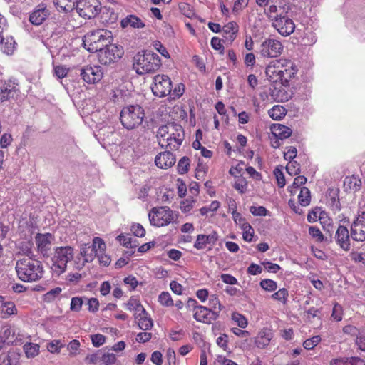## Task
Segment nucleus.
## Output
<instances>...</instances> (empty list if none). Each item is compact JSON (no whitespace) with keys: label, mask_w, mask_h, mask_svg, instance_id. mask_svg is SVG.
I'll use <instances>...</instances> for the list:
<instances>
[{"label":"nucleus","mask_w":365,"mask_h":365,"mask_svg":"<svg viewBox=\"0 0 365 365\" xmlns=\"http://www.w3.org/2000/svg\"><path fill=\"white\" fill-rule=\"evenodd\" d=\"M17 90L14 85L5 84L0 88V101L4 102L14 98Z\"/></svg>","instance_id":"7c9ffc66"},{"label":"nucleus","mask_w":365,"mask_h":365,"mask_svg":"<svg viewBox=\"0 0 365 365\" xmlns=\"http://www.w3.org/2000/svg\"><path fill=\"white\" fill-rule=\"evenodd\" d=\"M113 37L110 31L98 29L88 33L83 39V46L91 53L98 52L108 43H112Z\"/></svg>","instance_id":"7ed1b4c3"},{"label":"nucleus","mask_w":365,"mask_h":365,"mask_svg":"<svg viewBox=\"0 0 365 365\" xmlns=\"http://www.w3.org/2000/svg\"><path fill=\"white\" fill-rule=\"evenodd\" d=\"M283 51L282 43L274 38H267L264 41L260 46V54L264 58H276L279 56Z\"/></svg>","instance_id":"f8f14e48"},{"label":"nucleus","mask_w":365,"mask_h":365,"mask_svg":"<svg viewBox=\"0 0 365 365\" xmlns=\"http://www.w3.org/2000/svg\"><path fill=\"white\" fill-rule=\"evenodd\" d=\"M73 258V248L71 246L56 247L53 256V266L59 273L65 272L67 263Z\"/></svg>","instance_id":"0eeeda50"},{"label":"nucleus","mask_w":365,"mask_h":365,"mask_svg":"<svg viewBox=\"0 0 365 365\" xmlns=\"http://www.w3.org/2000/svg\"><path fill=\"white\" fill-rule=\"evenodd\" d=\"M1 312L4 314L2 317L6 318L10 315L16 313V308L14 304L11 302H2L1 304Z\"/></svg>","instance_id":"79ce46f5"},{"label":"nucleus","mask_w":365,"mask_h":365,"mask_svg":"<svg viewBox=\"0 0 365 365\" xmlns=\"http://www.w3.org/2000/svg\"><path fill=\"white\" fill-rule=\"evenodd\" d=\"M21 353L17 349H10L0 354V365H19Z\"/></svg>","instance_id":"412c9836"},{"label":"nucleus","mask_w":365,"mask_h":365,"mask_svg":"<svg viewBox=\"0 0 365 365\" xmlns=\"http://www.w3.org/2000/svg\"><path fill=\"white\" fill-rule=\"evenodd\" d=\"M351 237L355 241H365V222L355 219L351 225Z\"/></svg>","instance_id":"4be33fe9"},{"label":"nucleus","mask_w":365,"mask_h":365,"mask_svg":"<svg viewBox=\"0 0 365 365\" xmlns=\"http://www.w3.org/2000/svg\"><path fill=\"white\" fill-rule=\"evenodd\" d=\"M286 170L290 175H296L300 173V166L297 161H290L286 166Z\"/></svg>","instance_id":"13d9d810"},{"label":"nucleus","mask_w":365,"mask_h":365,"mask_svg":"<svg viewBox=\"0 0 365 365\" xmlns=\"http://www.w3.org/2000/svg\"><path fill=\"white\" fill-rule=\"evenodd\" d=\"M272 337V334L269 331L262 330L258 333L255 339V344L259 348H264L269 344Z\"/></svg>","instance_id":"c756f323"},{"label":"nucleus","mask_w":365,"mask_h":365,"mask_svg":"<svg viewBox=\"0 0 365 365\" xmlns=\"http://www.w3.org/2000/svg\"><path fill=\"white\" fill-rule=\"evenodd\" d=\"M135 318L138 319V327L142 330H149L153 326V322L151 318L148 317V314L146 315H143V313L135 314Z\"/></svg>","instance_id":"2f4dec72"},{"label":"nucleus","mask_w":365,"mask_h":365,"mask_svg":"<svg viewBox=\"0 0 365 365\" xmlns=\"http://www.w3.org/2000/svg\"><path fill=\"white\" fill-rule=\"evenodd\" d=\"M222 307L219 299L215 295H211L209 298V307H207V309L212 312H215L216 316L218 317Z\"/></svg>","instance_id":"4c0bfd02"},{"label":"nucleus","mask_w":365,"mask_h":365,"mask_svg":"<svg viewBox=\"0 0 365 365\" xmlns=\"http://www.w3.org/2000/svg\"><path fill=\"white\" fill-rule=\"evenodd\" d=\"M307 178L303 175H299L296 177L292 185L288 187V191L291 195H294L296 192V190L298 189L301 185L307 182Z\"/></svg>","instance_id":"37998d69"},{"label":"nucleus","mask_w":365,"mask_h":365,"mask_svg":"<svg viewBox=\"0 0 365 365\" xmlns=\"http://www.w3.org/2000/svg\"><path fill=\"white\" fill-rule=\"evenodd\" d=\"M61 292L60 287H56L46 293L44 294V301L46 302H51L55 299V298Z\"/></svg>","instance_id":"0e129e2a"},{"label":"nucleus","mask_w":365,"mask_h":365,"mask_svg":"<svg viewBox=\"0 0 365 365\" xmlns=\"http://www.w3.org/2000/svg\"><path fill=\"white\" fill-rule=\"evenodd\" d=\"M50 16L47 6L41 3L38 4L29 16V21L34 25H41Z\"/></svg>","instance_id":"4468645a"},{"label":"nucleus","mask_w":365,"mask_h":365,"mask_svg":"<svg viewBox=\"0 0 365 365\" xmlns=\"http://www.w3.org/2000/svg\"><path fill=\"white\" fill-rule=\"evenodd\" d=\"M161 66L160 58L158 54L151 51L138 53L134 57L133 69L139 75L153 73Z\"/></svg>","instance_id":"f03ea898"},{"label":"nucleus","mask_w":365,"mask_h":365,"mask_svg":"<svg viewBox=\"0 0 365 365\" xmlns=\"http://www.w3.org/2000/svg\"><path fill=\"white\" fill-rule=\"evenodd\" d=\"M53 237L50 233L37 234L35 237L36 244L38 250L43 255H47L48 251L51 249V242Z\"/></svg>","instance_id":"aec40b11"},{"label":"nucleus","mask_w":365,"mask_h":365,"mask_svg":"<svg viewBox=\"0 0 365 365\" xmlns=\"http://www.w3.org/2000/svg\"><path fill=\"white\" fill-rule=\"evenodd\" d=\"M281 62H282L283 68L281 71L280 83L282 85L286 86L288 85L289 80L294 77V74L297 73V68L290 60L281 58Z\"/></svg>","instance_id":"f3484780"},{"label":"nucleus","mask_w":365,"mask_h":365,"mask_svg":"<svg viewBox=\"0 0 365 365\" xmlns=\"http://www.w3.org/2000/svg\"><path fill=\"white\" fill-rule=\"evenodd\" d=\"M238 29L239 26L236 22L230 21L225 24L222 28V31L225 34L224 37L226 40L230 42H232L236 38Z\"/></svg>","instance_id":"bb28decb"},{"label":"nucleus","mask_w":365,"mask_h":365,"mask_svg":"<svg viewBox=\"0 0 365 365\" xmlns=\"http://www.w3.org/2000/svg\"><path fill=\"white\" fill-rule=\"evenodd\" d=\"M117 240L123 244V246L128 248H133L138 246L135 243L136 240L134 242L132 241V238L130 237L125 236L123 235H120L117 237Z\"/></svg>","instance_id":"8fccbe9b"},{"label":"nucleus","mask_w":365,"mask_h":365,"mask_svg":"<svg viewBox=\"0 0 365 365\" xmlns=\"http://www.w3.org/2000/svg\"><path fill=\"white\" fill-rule=\"evenodd\" d=\"M101 358L105 365H118L116 356L113 353H104Z\"/></svg>","instance_id":"603ef678"},{"label":"nucleus","mask_w":365,"mask_h":365,"mask_svg":"<svg viewBox=\"0 0 365 365\" xmlns=\"http://www.w3.org/2000/svg\"><path fill=\"white\" fill-rule=\"evenodd\" d=\"M1 50L7 55L13 53L14 50L15 41L12 37L4 38V42H1Z\"/></svg>","instance_id":"ea45409f"},{"label":"nucleus","mask_w":365,"mask_h":365,"mask_svg":"<svg viewBox=\"0 0 365 365\" xmlns=\"http://www.w3.org/2000/svg\"><path fill=\"white\" fill-rule=\"evenodd\" d=\"M241 229L243 230V239L245 241L251 242L254 235V230L252 227L247 222L242 224Z\"/></svg>","instance_id":"c03bdc74"},{"label":"nucleus","mask_w":365,"mask_h":365,"mask_svg":"<svg viewBox=\"0 0 365 365\" xmlns=\"http://www.w3.org/2000/svg\"><path fill=\"white\" fill-rule=\"evenodd\" d=\"M194 318L197 321L206 324H210L212 321L216 320L218 317L216 314L212 312L207 307L204 306L195 307Z\"/></svg>","instance_id":"a211bd4d"},{"label":"nucleus","mask_w":365,"mask_h":365,"mask_svg":"<svg viewBox=\"0 0 365 365\" xmlns=\"http://www.w3.org/2000/svg\"><path fill=\"white\" fill-rule=\"evenodd\" d=\"M274 174L276 177L278 186L279 187H284L286 185V180L282 170L279 168H276L274 170Z\"/></svg>","instance_id":"e2e57ef3"},{"label":"nucleus","mask_w":365,"mask_h":365,"mask_svg":"<svg viewBox=\"0 0 365 365\" xmlns=\"http://www.w3.org/2000/svg\"><path fill=\"white\" fill-rule=\"evenodd\" d=\"M299 202L302 206H307L310 203L311 195L310 191L307 187H303L301 188L300 192L298 195Z\"/></svg>","instance_id":"58836bf2"},{"label":"nucleus","mask_w":365,"mask_h":365,"mask_svg":"<svg viewBox=\"0 0 365 365\" xmlns=\"http://www.w3.org/2000/svg\"><path fill=\"white\" fill-rule=\"evenodd\" d=\"M174 155L169 150L160 153L155 158L156 166L161 169H167L175 163Z\"/></svg>","instance_id":"6ab92c4d"},{"label":"nucleus","mask_w":365,"mask_h":365,"mask_svg":"<svg viewBox=\"0 0 365 365\" xmlns=\"http://www.w3.org/2000/svg\"><path fill=\"white\" fill-rule=\"evenodd\" d=\"M14 333L10 328H6L4 330L1 339L4 341V343L7 344H14L15 340L13 339Z\"/></svg>","instance_id":"680f3d73"},{"label":"nucleus","mask_w":365,"mask_h":365,"mask_svg":"<svg viewBox=\"0 0 365 365\" xmlns=\"http://www.w3.org/2000/svg\"><path fill=\"white\" fill-rule=\"evenodd\" d=\"M77 1L78 0H53V4L58 11L68 12L76 6Z\"/></svg>","instance_id":"473e14b6"},{"label":"nucleus","mask_w":365,"mask_h":365,"mask_svg":"<svg viewBox=\"0 0 365 365\" xmlns=\"http://www.w3.org/2000/svg\"><path fill=\"white\" fill-rule=\"evenodd\" d=\"M309 234L315 239L318 242H322L324 240V235L321 230L314 226H311L309 228Z\"/></svg>","instance_id":"4d7b16f0"},{"label":"nucleus","mask_w":365,"mask_h":365,"mask_svg":"<svg viewBox=\"0 0 365 365\" xmlns=\"http://www.w3.org/2000/svg\"><path fill=\"white\" fill-rule=\"evenodd\" d=\"M288 297V291L285 288L279 289L272 295V299L286 303Z\"/></svg>","instance_id":"5fc2aeb1"},{"label":"nucleus","mask_w":365,"mask_h":365,"mask_svg":"<svg viewBox=\"0 0 365 365\" xmlns=\"http://www.w3.org/2000/svg\"><path fill=\"white\" fill-rule=\"evenodd\" d=\"M65 346L61 340H53L48 343L47 349L51 353H59L61 349Z\"/></svg>","instance_id":"de8ad7c7"},{"label":"nucleus","mask_w":365,"mask_h":365,"mask_svg":"<svg viewBox=\"0 0 365 365\" xmlns=\"http://www.w3.org/2000/svg\"><path fill=\"white\" fill-rule=\"evenodd\" d=\"M283 68L282 62L281 58L278 60L272 61L266 68V76L270 81L280 82L281 81V71Z\"/></svg>","instance_id":"dca6fc26"},{"label":"nucleus","mask_w":365,"mask_h":365,"mask_svg":"<svg viewBox=\"0 0 365 365\" xmlns=\"http://www.w3.org/2000/svg\"><path fill=\"white\" fill-rule=\"evenodd\" d=\"M287 11L279 13V17H274L272 22V26L276 29L278 32L284 36L292 34L295 29V24L293 21L286 16Z\"/></svg>","instance_id":"9b49d317"},{"label":"nucleus","mask_w":365,"mask_h":365,"mask_svg":"<svg viewBox=\"0 0 365 365\" xmlns=\"http://www.w3.org/2000/svg\"><path fill=\"white\" fill-rule=\"evenodd\" d=\"M321 341L319 336H314L311 339L305 340L303 343V346L307 350L314 349Z\"/></svg>","instance_id":"864d4df0"},{"label":"nucleus","mask_w":365,"mask_h":365,"mask_svg":"<svg viewBox=\"0 0 365 365\" xmlns=\"http://www.w3.org/2000/svg\"><path fill=\"white\" fill-rule=\"evenodd\" d=\"M81 77L87 83H98L103 77V71L100 66H86L81 69Z\"/></svg>","instance_id":"ddd939ff"},{"label":"nucleus","mask_w":365,"mask_h":365,"mask_svg":"<svg viewBox=\"0 0 365 365\" xmlns=\"http://www.w3.org/2000/svg\"><path fill=\"white\" fill-rule=\"evenodd\" d=\"M364 361L357 358L351 357L345 359H336L334 361L335 365H364Z\"/></svg>","instance_id":"a19ab883"},{"label":"nucleus","mask_w":365,"mask_h":365,"mask_svg":"<svg viewBox=\"0 0 365 365\" xmlns=\"http://www.w3.org/2000/svg\"><path fill=\"white\" fill-rule=\"evenodd\" d=\"M269 115L274 120H280L287 113V110L282 106H273L268 111Z\"/></svg>","instance_id":"f704fd0d"},{"label":"nucleus","mask_w":365,"mask_h":365,"mask_svg":"<svg viewBox=\"0 0 365 365\" xmlns=\"http://www.w3.org/2000/svg\"><path fill=\"white\" fill-rule=\"evenodd\" d=\"M23 348L27 358H34L39 353V346L37 344L28 342Z\"/></svg>","instance_id":"e433bc0d"},{"label":"nucleus","mask_w":365,"mask_h":365,"mask_svg":"<svg viewBox=\"0 0 365 365\" xmlns=\"http://www.w3.org/2000/svg\"><path fill=\"white\" fill-rule=\"evenodd\" d=\"M272 98L276 102H285L291 98V94L283 88H274L270 92Z\"/></svg>","instance_id":"cd10ccee"},{"label":"nucleus","mask_w":365,"mask_h":365,"mask_svg":"<svg viewBox=\"0 0 365 365\" xmlns=\"http://www.w3.org/2000/svg\"><path fill=\"white\" fill-rule=\"evenodd\" d=\"M220 203L217 201H212L209 206H205L200 209L202 215H207L209 212H215L220 207Z\"/></svg>","instance_id":"052dcab7"},{"label":"nucleus","mask_w":365,"mask_h":365,"mask_svg":"<svg viewBox=\"0 0 365 365\" xmlns=\"http://www.w3.org/2000/svg\"><path fill=\"white\" fill-rule=\"evenodd\" d=\"M184 139V130L181 125L176 126L175 130L170 133L167 138H160L159 145L162 148L171 150H178Z\"/></svg>","instance_id":"9d476101"},{"label":"nucleus","mask_w":365,"mask_h":365,"mask_svg":"<svg viewBox=\"0 0 365 365\" xmlns=\"http://www.w3.org/2000/svg\"><path fill=\"white\" fill-rule=\"evenodd\" d=\"M178 217L168 207H153L148 214L150 222L155 227L168 225Z\"/></svg>","instance_id":"39448f33"},{"label":"nucleus","mask_w":365,"mask_h":365,"mask_svg":"<svg viewBox=\"0 0 365 365\" xmlns=\"http://www.w3.org/2000/svg\"><path fill=\"white\" fill-rule=\"evenodd\" d=\"M261 287L268 292H272L277 289V283L272 279H263L260 282Z\"/></svg>","instance_id":"bf43d9fd"},{"label":"nucleus","mask_w":365,"mask_h":365,"mask_svg":"<svg viewBox=\"0 0 365 365\" xmlns=\"http://www.w3.org/2000/svg\"><path fill=\"white\" fill-rule=\"evenodd\" d=\"M232 319L240 328H245L247 326V319L240 313H233Z\"/></svg>","instance_id":"6e6d98bb"},{"label":"nucleus","mask_w":365,"mask_h":365,"mask_svg":"<svg viewBox=\"0 0 365 365\" xmlns=\"http://www.w3.org/2000/svg\"><path fill=\"white\" fill-rule=\"evenodd\" d=\"M120 24L123 28L131 26L133 28L141 29L145 27V24L142 20L135 15L126 16L121 20Z\"/></svg>","instance_id":"c85d7f7f"},{"label":"nucleus","mask_w":365,"mask_h":365,"mask_svg":"<svg viewBox=\"0 0 365 365\" xmlns=\"http://www.w3.org/2000/svg\"><path fill=\"white\" fill-rule=\"evenodd\" d=\"M158 302L165 307H170L173 305V300L168 292H163L158 297Z\"/></svg>","instance_id":"49530a36"},{"label":"nucleus","mask_w":365,"mask_h":365,"mask_svg":"<svg viewBox=\"0 0 365 365\" xmlns=\"http://www.w3.org/2000/svg\"><path fill=\"white\" fill-rule=\"evenodd\" d=\"M350 237L351 232H349L347 227L339 225L335 233V240L337 245L345 251L350 250Z\"/></svg>","instance_id":"2eb2a0df"},{"label":"nucleus","mask_w":365,"mask_h":365,"mask_svg":"<svg viewBox=\"0 0 365 365\" xmlns=\"http://www.w3.org/2000/svg\"><path fill=\"white\" fill-rule=\"evenodd\" d=\"M344 186L346 192H356L361 187V180L355 175L347 176L344 179Z\"/></svg>","instance_id":"b1692460"},{"label":"nucleus","mask_w":365,"mask_h":365,"mask_svg":"<svg viewBox=\"0 0 365 365\" xmlns=\"http://www.w3.org/2000/svg\"><path fill=\"white\" fill-rule=\"evenodd\" d=\"M217 240V235L216 232H213L210 235H198L197 240L194 244V247L197 250L203 249L207 245H214Z\"/></svg>","instance_id":"5701e85b"},{"label":"nucleus","mask_w":365,"mask_h":365,"mask_svg":"<svg viewBox=\"0 0 365 365\" xmlns=\"http://www.w3.org/2000/svg\"><path fill=\"white\" fill-rule=\"evenodd\" d=\"M283 10L285 11L284 7H277L275 5H271L268 9V18L273 22L274 19H275L274 17H279V13L282 12Z\"/></svg>","instance_id":"3c124183"},{"label":"nucleus","mask_w":365,"mask_h":365,"mask_svg":"<svg viewBox=\"0 0 365 365\" xmlns=\"http://www.w3.org/2000/svg\"><path fill=\"white\" fill-rule=\"evenodd\" d=\"M153 47L164 57L169 58L170 55L166 48L159 41H155L153 43Z\"/></svg>","instance_id":"338daca9"},{"label":"nucleus","mask_w":365,"mask_h":365,"mask_svg":"<svg viewBox=\"0 0 365 365\" xmlns=\"http://www.w3.org/2000/svg\"><path fill=\"white\" fill-rule=\"evenodd\" d=\"M76 9L81 16L91 19L99 14L101 4L99 0H78Z\"/></svg>","instance_id":"6e6552de"},{"label":"nucleus","mask_w":365,"mask_h":365,"mask_svg":"<svg viewBox=\"0 0 365 365\" xmlns=\"http://www.w3.org/2000/svg\"><path fill=\"white\" fill-rule=\"evenodd\" d=\"M123 53L122 46L110 43L98 52V61L101 64L109 65L120 59Z\"/></svg>","instance_id":"423d86ee"},{"label":"nucleus","mask_w":365,"mask_h":365,"mask_svg":"<svg viewBox=\"0 0 365 365\" xmlns=\"http://www.w3.org/2000/svg\"><path fill=\"white\" fill-rule=\"evenodd\" d=\"M154 96L162 98L171 93L172 81L166 75H157L153 78L151 86Z\"/></svg>","instance_id":"1a4fd4ad"},{"label":"nucleus","mask_w":365,"mask_h":365,"mask_svg":"<svg viewBox=\"0 0 365 365\" xmlns=\"http://www.w3.org/2000/svg\"><path fill=\"white\" fill-rule=\"evenodd\" d=\"M103 353L101 351H98L97 352L88 355L85 358V361L87 364H102V357Z\"/></svg>","instance_id":"a18cd8bd"},{"label":"nucleus","mask_w":365,"mask_h":365,"mask_svg":"<svg viewBox=\"0 0 365 365\" xmlns=\"http://www.w3.org/2000/svg\"><path fill=\"white\" fill-rule=\"evenodd\" d=\"M97 252L92 245L83 244L81 246L80 255L83 257L84 262H92L98 255Z\"/></svg>","instance_id":"a878e982"},{"label":"nucleus","mask_w":365,"mask_h":365,"mask_svg":"<svg viewBox=\"0 0 365 365\" xmlns=\"http://www.w3.org/2000/svg\"><path fill=\"white\" fill-rule=\"evenodd\" d=\"M83 300L81 297H73L70 309L73 312H79L82 307Z\"/></svg>","instance_id":"69168bd1"},{"label":"nucleus","mask_w":365,"mask_h":365,"mask_svg":"<svg viewBox=\"0 0 365 365\" xmlns=\"http://www.w3.org/2000/svg\"><path fill=\"white\" fill-rule=\"evenodd\" d=\"M127 309L130 311L134 310L135 314L143 313V315L147 314V312L142 306L139 300L131 297L126 304Z\"/></svg>","instance_id":"c9c22d12"},{"label":"nucleus","mask_w":365,"mask_h":365,"mask_svg":"<svg viewBox=\"0 0 365 365\" xmlns=\"http://www.w3.org/2000/svg\"><path fill=\"white\" fill-rule=\"evenodd\" d=\"M356 343L361 351H365V330L359 333V336L356 338Z\"/></svg>","instance_id":"774afa93"},{"label":"nucleus","mask_w":365,"mask_h":365,"mask_svg":"<svg viewBox=\"0 0 365 365\" xmlns=\"http://www.w3.org/2000/svg\"><path fill=\"white\" fill-rule=\"evenodd\" d=\"M272 133L277 139L284 140L288 138L292 131L287 126L282 124H275L272 127Z\"/></svg>","instance_id":"393cba45"},{"label":"nucleus","mask_w":365,"mask_h":365,"mask_svg":"<svg viewBox=\"0 0 365 365\" xmlns=\"http://www.w3.org/2000/svg\"><path fill=\"white\" fill-rule=\"evenodd\" d=\"M19 279L26 282H36L43 277V269L40 261L31 257H24L16 263Z\"/></svg>","instance_id":"f257e3e1"},{"label":"nucleus","mask_w":365,"mask_h":365,"mask_svg":"<svg viewBox=\"0 0 365 365\" xmlns=\"http://www.w3.org/2000/svg\"><path fill=\"white\" fill-rule=\"evenodd\" d=\"M190 159L187 157H182L178 163V170L180 174H185L188 171Z\"/></svg>","instance_id":"09e8293b"},{"label":"nucleus","mask_w":365,"mask_h":365,"mask_svg":"<svg viewBox=\"0 0 365 365\" xmlns=\"http://www.w3.org/2000/svg\"><path fill=\"white\" fill-rule=\"evenodd\" d=\"M144 116L142 107L130 105L123 107L120 114V120L124 128L132 130L142 123Z\"/></svg>","instance_id":"20e7f679"},{"label":"nucleus","mask_w":365,"mask_h":365,"mask_svg":"<svg viewBox=\"0 0 365 365\" xmlns=\"http://www.w3.org/2000/svg\"><path fill=\"white\" fill-rule=\"evenodd\" d=\"M180 125L169 123L160 126L157 132L158 141L160 140V138H167L170 135V133L175 130L176 126Z\"/></svg>","instance_id":"72a5a7b5"}]
</instances>
